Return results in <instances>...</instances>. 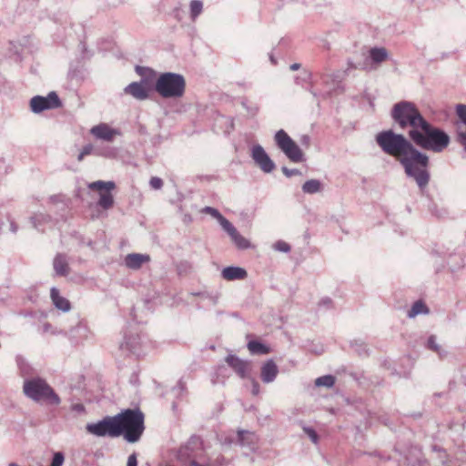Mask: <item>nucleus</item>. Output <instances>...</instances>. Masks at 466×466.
<instances>
[{
	"label": "nucleus",
	"instance_id": "3",
	"mask_svg": "<svg viewBox=\"0 0 466 466\" xmlns=\"http://www.w3.org/2000/svg\"><path fill=\"white\" fill-rule=\"evenodd\" d=\"M411 140L419 147L434 152H441L449 143V136L442 130L425 122L419 132L414 130L411 134Z\"/></svg>",
	"mask_w": 466,
	"mask_h": 466
},
{
	"label": "nucleus",
	"instance_id": "36",
	"mask_svg": "<svg viewBox=\"0 0 466 466\" xmlns=\"http://www.w3.org/2000/svg\"><path fill=\"white\" fill-rule=\"evenodd\" d=\"M202 211L204 213L209 214L213 218H217L218 220V222L220 221L221 218H223V216L219 213V211L218 209L211 208V207H206L203 208Z\"/></svg>",
	"mask_w": 466,
	"mask_h": 466
},
{
	"label": "nucleus",
	"instance_id": "51",
	"mask_svg": "<svg viewBox=\"0 0 466 466\" xmlns=\"http://www.w3.org/2000/svg\"><path fill=\"white\" fill-rule=\"evenodd\" d=\"M49 327H50V325H49V324H46V325H45V330H46H46H48V328H49Z\"/></svg>",
	"mask_w": 466,
	"mask_h": 466
},
{
	"label": "nucleus",
	"instance_id": "43",
	"mask_svg": "<svg viewBox=\"0 0 466 466\" xmlns=\"http://www.w3.org/2000/svg\"><path fill=\"white\" fill-rule=\"evenodd\" d=\"M214 464L217 465V466H225V465H227L225 458L223 456H220V457L217 458L215 462H214Z\"/></svg>",
	"mask_w": 466,
	"mask_h": 466
},
{
	"label": "nucleus",
	"instance_id": "34",
	"mask_svg": "<svg viewBox=\"0 0 466 466\" xmlns=\"http://www.w3.org/2000/svg\"><path fill=\"white\" fill-rule=\"evenodd\" d=\"M304 432L309 436L313 443H318L319 435L316 431L310 427H303Z\"/></svg>",
	"mask_w": 466,
	"mask_h": 466
},
{
	"label": "nucleus",
	"instance_id": "37",
	"mask_svg": "<svg viewBox=\"0 0 466 466\" xmlns=\"http://www.w3.org/2000/svg\"><path fill=\"white\" fill-rule=\"evenodd\" d=\"M94 147L91 144L86 145L77 157L78 161H82L86 156L92 153Z\"/></svg>",
	"mask_w": 466,
	"mask_h": 466
},
{
	"label": "nucleus",
	"instance_id": "10",
	"mask_svg": "<svg viewBox=\"0 0 466 466\" xmlns=\"http://www.w3.org/2000/svg\"><path fill=\"white\" fill-rule=\"evenodd\" d=\"M275 142L290 161L299 163L303 160L302 150L283 129L276 133Z\"/></svg>",
	"mask_w": 466,
	"mask_h": 466
},
{
	"label": "nucleus",
	"instance_id": "38",
	"mask_svg": "<svg viewBox=\"0 0 466 466\" xmlns=\"http://www.w3.org/2000/svg\"><path fill=\"white\" fill-rule=\"evenodd\" d=\"M275 249L282 252H288L290 249V247L285 241H278L274 245Z\"/></svg>",
	"mask_w": 466,
	"mask_h": 466
},
{
	"label": "nucleus",
	"instance_id": "28",
	"mask_svg": "<svg viewBox=\"0 0 466 466\" xmlns=\"http://www.w3.org/2000/svg\"><path fill=\"white\" fill-rule=\"evenodd\" d=\"M321 185L319 180L310 179L304 183L302 189L305 193L314 194L320 190Z\"/></svg>",
	"mask_w": 466,
	"mask_h": 466
},
{
	"label": "nucleus",
	"instance_id": "9",
	"mask_svg": "<svg viewBox=\"0 0 466 466\" xmlns=\"http://www.w3.org/2000/svg\"><path fill=\"white\" fill-rule=\"evenodd\" d=\"M86 431L96 437L109 436L116 438L121 436L118 421L115 416H106L103 420L88 423L86 426Z\"/></svg>",
	"mask_w": 466,
	"mask_h": 466
},
{
	"label": "nucleus",
	"instance_id": "33",
	"mask_svg": "<svg viewBox=\"0 0 466 466\" xmlns=\"http://www.w3.org/2000/svg\"><path fill=\"white\" fill-rule=\"evenodd\" d=\"M427 347L428 349L437 352L439 355H441V347L437 344L436 337L434 335L429 337L427 341Z\"/></svg>",
	"mask_w": 466,
	"mask_h": 466
},
{
	"label": "nucleus",
	"instance_id": "2",
	"mask_svg": "<svg viewBox=\"0 0 466 466\" xmlns=\"http://www.w3.org/2000/svg\"><path fill=\"white\" fill-rule=\"evenodd\" d=\"M121 436L129 442H137L145 431V416L139 409H127L116 415Z\"/></svg>",
	"mask_w": 466,
	"mask_h": 466
},
{
	"label": "nucleus",
	"instance_id": "40",
	"mask_svg": "<svg viewBox=\"0 0 466 466\" xmlns=\"http://www.w3.org/2000/svg\"><path fill=\"white\" fill-rule=\"evenodd\" d=\"M282 172L288 177H290L292 176H296L300 174L298 169H289L288 167H282Z\"/></svg>",
	"mask_w": 466,
	"mask_h": 466
},
{
	"label": "nucleus",
	"instance_id": "25",
	"mask_svg": "<svg viewBox=\"0 0 466 466\" xmlns=\"http://www.w3.org/2000/svg\"><path fill=\"white\" fill-rule=\"evenodd\" d=\"M370 57L375 64H380L387 60L388 52L384 47H373L370 50Z\"/></svg>",
	"mask_w": 466,
	"mask_h": 466
},
{
	"label": "nucleus",
	"instance_id": "12",
	"mask_svg": "<svg viewBox=\"0 0 466 466\" xmlns=\"http://www.w3.org/2000/svg\"><path fill=\"white\" fill-rule=\"evenodd\" d=\"M62 103L56 92H50L47 96H35L30 100V108L34 113H41L44 110L56 109Z\"/></svg>",
	"mask_w": 466,
	"mask_h": 466
},
{
	"label": "nucleus",
	"instance_id": "15",
	"mask_svg": "<svg viewBox=\"0 0 466 466\" xmlns=\"http://www.w3.org/2000/svg\"><path fill=\"white\" fill-rule=\"evenodd\" d=\"M456 112L461 120L457 123L458 141L466 149V106L458 105Z\"/></svg>",
	"mask_w": 466,
	"mask_h": 466
},
{
	"label": "nucleus",
	"instance_id": "13",
	"mask_svg": "<svg viewBox=\"0 0 466 466\" xmlns=\"http://www.w3.org/2000/svg\"><path fill=\"white\" fill-rule=\"evenodd\" d=\"M144 339L138 331L128 330L125 333L124 340L119 349L126 354L139 356L142 353Z\"/></svg>",
	"mask_w": 466,
	"mask_h": 466
},
{
	"label": "nucleus",
	"instance_id": "16",
	"mask_svg": "<svg viewBox=\"0 0 466 466\" xmlns=\"http://www.w3.org/2000/svg\"><path fill=\"white\" fill-rule=\"evenodd\" d=\"M91 134L96 138L103 139L106 141H112L114 137L118 134L116 129L111 128L106 124H99L95 126L90 130Z\"/></svg>",
	"mask_w": 466,
	"mask_h": 466
},
{
	"label": "nucleus",
	"instance_id": "18",
	"mask_svg": "<svg viewBox=\"0 0 466 466\" xmlns=\"http://www.w3.org/2000/svg\"><path fill=\"white\" fill-rule=\"evenodd\" d=\"M226 362L228 364L229 367H231L237 374L241 377L245 378L248 370V362L245 361L238 357L235 355H228L226 358Z\"/></svg>",
	"mask_w": 466,
	"mask_h": 466
},
{
	"label": "nucleus",
	"instance_id": "24",
	"mask_svg": "<svg viewBox=\"0 0 466 466\" xmlns=\"http://www.w3.org/2000/svg\"><path fill=\"white\" fill-rule=\"evenodd\" d=\"M54 268L59 275L65 276L69 272V267L65 256L57 255L54 259Z\"/></svg>",
	"mask_w": 466,
	"mask_h": 466
},
{
	"label": "nucleus",
	"instance_id": "29",
	"mask_svg": "<svg viewBox=\"0 0 466 466\" xmlns=\"http://www.w3.org/2000/svg\"><path fill=\"white\" fill-rule=\"evenodd\" d=\"M231 239L238 248L246 249L250 247L249 241L241 236L238 231L231 237Z\"/></svg>",
	"mask_w": 466,
	"mask_h": 466
},
{
	"label": "nucleus",
	"instance_id": "1",
	"mask_svg": "<svg viewBox=\"0 0 466 466\" xmlns=\"http://www.w3.org/2000/svg\"><path fill=\"white\" fill-rule=\"evenodd\" d=\"M376 142L384 153L395 157L402 165L407 176L413 177L420 188L428 185L429 157L417 150L404 136L386 130L377 134Z\"/></svg>",
	"mask_w": 466,
	"mask_h": 466
},
{
	"label": "nucleus",
	"instance_id": "42",
	"mask_svg": "<svg viewBox=\"0 0 466 466\" xmlns=\"http://www.w3.org/2000/svg\"><path fill=\"white\" fill-rule=\"evenodd\" d=\"M185 389H186L185 383L182 380H179L177 382V385L175 388H173L172 390H173V392H177V391L182 392L185 390Z\"/></svg>",
	"mask_w": 466,
	"mask_h": 466
},
{
	"label": "nucleus",
	"instance_id": "48",
	"mask_svg": "<svg viewBox=\"0 0 466 466\" xmlns=\"http://www.w3.org/2000/svg\"><path fill=\"white\" fill-rule=\"evenodd\" d=\"M299 67H300V65H299V64H292V65L290 66V69H291L292 71L298 70Z\"/></svg>",
	"mask_w": 466,
	"mask_h": 466
},
{
	"label": "nucleus",
	"instance_id": "31",
	"mask_svg": "<svg viewBox=\"0 0 466 466\" xmlns=\"http://www.w3.org/2000/svg\"><path fill=\"white\" fill-rule=\"evenodd\" d=\"M219 224L230 238L238 231L236 228L224 217L221 218Z\"/></svg>",
	"mask_w": 466,
	"mask_h": 466
},
{
	"label": "nucleus",
	"instance_id": "20",
	"mask_svg": "<svg viewBox=\"0 0 466 466\" xmlns=\"http://www.w3.org/2000/svg\"><path fill=\"white\" fill-rule=\"evenodd\" d=\"M149 259L150 258L148 255L134 253L126 257L125 263L129 268L138 269L144 263L149 261Z\"/></svg>",
	"mask_w": 466,
	"mask_h": 466
},
{
	"label": "nucleus",
	"instance_id": "35",
	"mask_svg": "<svg viewBox=\"0 0 466 466\" xmlns=\"http://www.w3.org/2000/svg\"><path fill=\"white\" fill-rule=\"evenodd\" d=\"M65 460V456L61 451L56 452L53 456L50 466H62Z\"/></svg>",
	"mask_w": 466,
	"mask_h": 466
},
{
	"label": "nucleus",
	"instance_id": "22",
	"mask_svg": "<svg viewBox=\"0 0 466 466\" xmlns=\"http://www.w3.org/2000/svg\"><path fill=\"white\" fill-rule=\"evenodd\" d=\"M50 297L53 304L57 309H60L63 312H66L70 309L71 304L69 300L61 296L60 293H50Z\"/></svg>",
	"mask_w": 466,
	"mask_h": 466
},
{
	"label": "nucleus",
	"instance_id": "45",
	"mask_svg": "<svg viewBox=\"0 0 466 466\" xmlns=\"http://www.w3.org/2000/svg\"><path fill=\"white\" fill-rule=\"evenodd\" d=\"M72 410H76L77 412H82V411L85 410V408H84V406L82 404L77 403V404H74L72 406Z\"/></svg>",
	"mask_w": 466,
	"mask_h": 466
},
{
	"label": "nucleus",
	"instance_id": "17",
	"mask_svg": "<svg viewBox=\"0 0 466 466\" xmlns=\"http://www.w3.org/2000/svg\"><path fill=\"white\" fill-rule=\"evenodd\" d=\"M278 373L277 364L273 360H268L261 367L260 377L264 383H270L276 379Z\"/></svg>",
	"mask_w": 466,
	"mask_h": 466
},
{
	"label": "nucleus",
	"instance_id": "49",
	"mask_svg": "<svg viewBox=\"0 0 466 466\" xmlns=\"http://www.w3.org/2000/svg\"><path fill=\"white\" fill-rule=\"evenodd\" d=\"M258 385L256 383V384H254V386H253V393H254V394H257V393H258Z\"/></svg>",
	"mask_w": 466,
	"mask_h": 466
},
{
	"label": "nucleus",
	"instance_id": "4",
	"mask_svg": "<svg viewBox=\"0 0 466 466\" xmlns=\"http://www.w3.org/2000/svg\"><path fill=\"white\" fill-rule=\"evenodd\" d=\"M391 116L401 128L410 127V139L412 132L414 130L419 132L420 127L426 122L415 105L407 101L397 103L392 108Z\"/></svg>",
	"mask_w": 466,
	"mask_h": 466
},
{
	"label": "nucleus",
	"instance_id": "47",
	"mask_svg": "<svg viewBox=\"0 0 466 466\" xmlns=\"http://www.w3.org/2000/svg\"><path fill=\"white\" fill-rule=\"evenodd\" d=\"M188 466H209V465H204V464L198 462L196 460H190L188 462Z\"/></svg>",
	"mask_w": 466,
	"mask_h": 466
},
{
	"label": "nucleus",
	"instance_id": "19",
	"mask_svg": "<svg viewBox=\"0 0 466 466\" xmlns=\"http://www.w3.org/2000/svg\"><path fill=\"white\" fill-rule=\"evenodd\" d=\"M238 442L240 446L253 451L257 447L258 437L252 431L240 430L238 431Z\"/></svg>",
	"mask_w": 466,
	"mask_h": 466
},
{
	"label": "nucleus",
	"instance_id": "26",
	"mask_svg": "<svg viewBox=\"0 0 466 466\" xmlns=\"http://www.w3.org/2000/svg\"><path fill=\"white\" fill-rule=\"evenodd\" d=\"M429 312V309L427 306L421 301L417 300L412 305L411 309L408 311V317L409 318H414L419 314H427Z\"/></svg>",
	"mask_w": 466,
	"mask_h": 466
},
{
	"label": "nucleus",
	"instance_id": "50",
	"mask_svg": "<svg viewBox=\"0 0 466 466\" xmlns=\"http://www.w3.org/2000/svg\"><path fill=\"white\" fill-rule=\"evenodd\" d=\"M198 441V437H194L191 439V441L193 442H197Z\"/></svg>",
	"mask_w": 466,
	"mask_h": 466
},
{
	"label": "nucleus",
	"instance_id": "27",
	"mask_svg": "<svg viewBox=\"0 0 466 466\" xmlns=\"http://www.w3.org/2000/svg\"><path fill=\"white\" fill-rule=\"evenodd\" d=\"M335 381V377L329 374L317 378L315 380V385L317 387L331 388L334 386Z\"/></svg>",
	"mask_w": 466,
	"mask_h": 466
},
{
	"label": "nucleus",
	"instance_id": "46",
	"mask_svg": "<svg viewBox=\"0 0 466 466\" xmlns=\"http://www.w3.org/2000/svg\"><path fill=\"white\" fill-rule=\"evenodd\" d=\"M432 450H433L434 451H437V452H441V453H442V455L441 456V458H445V457H446L444 451H443L441 447L433 446V447H432Z\"/></svg>",
	"mask_w": 466,
	"mask_h": 466
},
{
	"label": "nucleus",
	"instance_id": "14",
	"mask_svg": "<svg viewBox=\"0 0 466 466\" xmlns=\"http://www.w3.org/2000/svg\"><path fill=\"white\" fill-rule=\"evenodd\" d=\"M252 157L264 172L269 173L275 168V164L261 146L253 147Z\"/></svg>",
	"mask_w": 466,
	"mask_h": 466
},
{
	"label": "nucleus",
	"instance_id": "39",
	"mask_svg": "<svg viewBox=\"0 0 466 466\" xmlns=\"http://www.w3.org/2000/svg\"><path fill=\"white\" fill-rule=\"evenodd\" d=\"M149 183L154 189H160L163 187V180L157 177H151Z\"/></svg>",
	"mask_w": 466,
	"mask_h": 466
},
{
	"label": "nucleus",
	"instance_id": "7",
	"mask_svg": "<svg viewBox=\"0 0 466 466\" xmlns=\"http://www.w3.org/2000/svg\"><path fill=\"white\" fill-rule=\"evenodd\" d=\"M156 92L164 98H178L186 91V80L182 75L163 73L155 83Z\"/></svg>",
	"mask_w": 466,
	"mask_h": 466
},
{
	"label": "nucleus",
	"instance_id": "5",
	"mask_svg": "<svg viewBox=\"0 0 466 466\" xmlns=\"http://www.w3.org/2000/svg\"><path fill=\"white\" fill-rule=\"evenodd\" d=\"M24 394L35 402L59 405L61 399L46 380L40 377L26 379L23 385Z\"/></svg>",
	"mask_w": 466,
	"mask_h": 466
},
{
	"label": "nucleus",
	"instance_id": "23",
	"mask_svg": "<svg viewBox=\"0 0 466 466\" xmlns=\"http://www.w3.org/2000/svg\"><path fill=\"white\" fill-rule=\"evenodd\" d=\"M248 349L254 355H265L270 352L269 347L258 340H250L248 343Z\"/></svg>",
	"mask_w": 466,
	"mask_h": 466
},
{
	"label": "nucleus",
	"instance_id": "53",
	"mask_svg": "<svg viewBox=\"0 0 466 466\" xmlns=\"http://www.w3.org/2000/svg\"><path fill=\"white\" fill-rule=\"evenodd\" d=\"M50 291L55 292V291H56V289H51Z\"/></svg>",
	"mask_w": 466,
	"mask_h": 466
},
{
	"label": "nucleus",
	"instance_id": "30",
	"mask_svg": "<svg viewBox=\"0 0 466 466\" xmlns=\"http://www.w3.org/2000/svg\"><path fill=\"white\" fill-rule=\"evenodd\" d=\"M190 16L193 20L198 16L203 10V3L200 0H192L189 5Z\"/></svg>",
	"mask_w": 466,
	"mask_h": 466
},
{
	"label": "nucleus",
	"instance_id": "44",
	"mask_svg": "<svg viewBox=\"0 0 466 466\" xmlns=\"http://www.w3.org/2000/svg\"><path fill=\"white\" fill-rule=\"evenodd\" d=\"M330 304H331V300L327 297L322 299V300L319 302L320 306H324L326 308H329Z\"/></svg>",
	"mask_w": 466,
	"mask_h": 466
},
{
	"label": "nucleus",
	"instance_id": "54",
	"mask_svg": "<svg viewBox=\"0 0 466 466\" xmlns=\"http://www.w3.org/2000/svg\"><path fill=\"white\" fill-rule=\"evenodd\" d=\"M199 294H200L199 292L192 293V295H199Z\"/></svg>",
	"mask_w": 466,
	"mask_h": 466
},
{
	"label": "nucleus",
	"instance_id": "8",
	"mask_svg": "<svg viewBox=\"0 0 466 466\" xmlns=\"http://www.w3.org/2000/svg\"><path fill=\"white\" fill-rule=\"evenodd\" d=\"M136 72L143 77L140 82H133L125 87L124 92L137 100H145L151 90V82L156 77V72L150 68L137 66Z\"/></svg>",
	"mask_w": 466,
	"mask_h": 466
},
{
	"label": "nucleus",
	"instance_id": "6",
	"mask_svg": "<svg viewBox=\"0 0 466 466\" xmlns=\"http://www.w3.org/2000/svg\"><path fill=\"white\" fill-rule=\"evenodd\" d=\"M173 293H143L142 297L132 306L130 316L136 323H143L145 318L153 309L157 300L165 302L168 306L177 304Z\"/></svg>",
	"mask_w": 466,
	"mask_h": 466
},
{
	"label": "nucleus",
	"instance_id": "52",
	"mask_svg": "<svg viewBox=\"0 0 466 466\" xmlns=\"http://www.w3.org/2000/svg\"><path fill=\"white\" fill-rule=\"evenodd\" d=\"M9 466H19V465H18L17 463H15V462H11V463L9 464Z\"/></svg>",
	"mask_w": 466,
	"mask_h": 466
},
{
	"label": "nucleus",
	"instance_id": "21",
	"mask_svg": "<svg viewBox=\"0 0 466 466\" xmlns=\"http://www.w3.org/2000/svg\"><path fill=\"white\" fill-rule=\"evenodd\" d=\"M221 275L227 280L244 279L247 277V271L239 267H228L222 270Z\"/></svg>",
	"mask_w": 466,
	"mask_h": 466
},
{
	"label": "nucleus",
	"instance_id": "41",
	"mask_svg": "<svg viewBox=\"0 0 466 466\" xmlns=\"http://www.w3.org/2000/svg\"><path fill=\"white\" fill-rule=\"evenodd\" d=\"M127 466H137V459L136 453H132L128 456Z\"/></svg>",
	"mask_w": 466,
	"mask_h": 466
},
{
	"label": "nucleus",
	"instance_id": "32",
	"mask_svg": "<svg viewBox=\"0 0 466 466\" xmlns=\"http://www.w3.org/2000/svg\"><path fill=\"white\" fill-rule=\"evenodd\" d=\"M351 347L360 356L368 354L367 345L363 341L355 340L354 342L351 343Z\"/></svg>",
	"mask_w": 466,
	"mask_h": 466
},
{
	"label": "nucleus",
	"instance_id": "11",
	"mask_svg": "<svg viewBox=\"0 0 466 466\" xmlns=\"http://www.w3.org/2000/svg\"><path fill=\"white\" fill-rule=\"evenodd\" d=\"M88 188L98 192L99 199L97 204L99 207L105 210L113 208L115 200L111 192L116 188V184L113 181L97 180L90 183Z\"/></svg>",
	"mask_w": 466,
	"mask_h": 466
}]
</instances>
